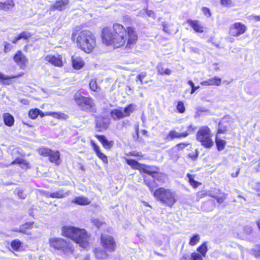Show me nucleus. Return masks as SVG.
<instances>
[{
  "label": "nucleus",
  "mask_w": 260,
  "mask_h": 260,
  "mask_svg": "<svg viewBox=\"0 0 260 260\" xmlns=\"http://www.w3.org/2000/svg\"><path fill=\"white\" fill-rule=\"evenodd\" d=\"M95 137L101 142L106 149L110 148L112 146V142H109L104 136L96 135Z\"/></svg>",
  "instance_id": "4be33fe9"
},
{
  "label": "nucleus",
  "mask_w": 260,
  "mask_h": 260,
  "mask_svg": "<svg viewBox=\"0 0 260 260\" xmlns=\"http://www.w3.org/2000/svg\"><path fill=\"white\" fill-rule=\"evenodd\" d=\"M95 254L98 258H104L107 257V253L102 250L96 249L95 251Z\"/></svg>",
  "instance_id": "58836bf2"
},
{
  "label": "nucleus",
  "mask_w": 260,
  "mask_h": 260,
  "mask_svg": "<svg viewBox=\"0 0 260 260\" xmlns=\"http://www.w3.org/2000/svg\"><path fill=\"white\" fill-rule=\"evenodd\" d=\"M49 160L52 162L57 163V160L59 158L60 153L58 151H53L51 150V153L49 155Z\"/></svg>",
  "instance_id": "7c9ffc66"
},
{
  "label": "nucleus",
  "mask_w": 260,
  "mask_h": 260,
  "mask_svg": "<svg viewBox=\"0 0 260 260\" xmlns=\"http://www.w3.org/2000/svg\"><path fill=\"white\" fill-rule=\"evenodd\" d=\"M11 247L15 250H18L21 245V242L18 240H15L11 242Z\"/></svg>",
  "instance_id": "ea45409f"
},
{
  "label": "nucleus",
  "mask_w": 260,
  "mask_h": 260,
  "mask_svg": "<svg viewBox=\"0 0 260 260\" xmlns=\"http://www.w3.org/2000/svg\"><path fill=\"white\" fill-rule=\"evenodd\" d=\"M23 159H22V158H16L15 160L13 161L10 164H0V165L2 166L1 167L2 168H4V167H8L10 165H15V164L21 165V164L23 163Z\"/></svg>",
  "instance_id": "4c0bfd02"
},
{
  "label": "nucleus",
  "mask_w": 260,
  "mask_h": 260,
  "mask_svg": "<svg viewBox=\"0 0 260 260\" xmlns=\"http://www.w3.org/2000/svg\"><path fill=\"white\" fill-rule=\"evenodd\" d=\"M74 250V247L72 243L69 241L66 240L64 244H62L59 251H61L62 255L69 257L73 255Z\"/></svg>",
  "instance_id": "9b49d317"
},
{
  "label": "nucleus",
  "mask_w": 260,
  "mask_h": 260,
  "mask_svg": "<svg viewBox=\"0 0 260 260\" xmlns=\"http://www.w3.org/2000/svg\"><path fill=\"white\" fill-rule=\"evenodd\" d=\"M14 60L21 69H24L28 61L25 56L20 51H18L14 55Z\"/></svg>",
  "instance_id": "f8f14e48"
},
{
  "label": "nucleus",
  "mask_w": 260,
  "mask_h": 260,
  "mask_svg": "<svg viewBox=\"0 0 260 260\" xmlns=\"http://www.w3.org/2000/svg\"><path fill=\"white\" fill-rule=\"evenodd\" d=\"M75 101L80 108L84 111L93 112L95 110V104L91 98L85 97L80 94H76Z\"/></svg>",
  "instance_id": "423d86ee"
},
{
  "label": "nucleus",
  "mask_w": 260,
  "mask_h": 260,
  "mask_svg": "<svg viewBox=\"0 0 260 260\" xmlns=\"http://www.w3.org/2000/svg\"><path fill=\"white\" fill-rule=\"evenodd\" d=\"M136 109V106L134 104H129L127 107H125L123 111L124 117L129 116Z\"/></svg>",
  "instance_id": "c85d7f7f"
},
{
  "label": "nucleus",
  "mask_w": 260,
  "mask_h": 260,
  "mask_svg": "<svg viewBox=\"0 0 260 260\" xmlns=\"http://www.w3.org/2000/svg\"><path fill=\"white\" fill-rule=\"evenodd\" d=\"M189 144L188 143H182L178 144L176 145L175 147L172 148L169 151V153L171 152H176L179 150L183 149L184 148L188 146Z\"/></svg>",
  "instance_id": "473e14b6"
},
{
  "label": "nucleus",
  "mask_w": 260,
  "mask_h": 260,
  "mask_svg": "<svg viewBox=\"0 0 260 260\" xmlns=\"http://www.w3.org/2000/svg\"><path fill=\"white\" fill-rule=\"evenodd\" d=\"M199 88V86H195L194 85L191 88V93H193Z\"/></svg>",
  "instance_id": "69168bd1"
},
{
  "label": "nucleus",
  "mask_w": 260,
  "mask_h": 260,
  "mask_svg": "<svg viewBox=\"0 0 260 260\" xmlns=\"http://www.w3.org/2000/svg\"><path fill=\"white\" fill-rule=\"evenodd\" d=\"M243 230L246 234H249L252 232V228L251 226L247 225L243 228Z\"/></svg>",
  "instance_id": "8fccbe9b"
},
{
  "label": "nucleus",
  "mask_w": 260,
  "mask_h": 260,
  "mask_svg": "<svg viewBox=\"0 0 260 260\" xmlns=\"http://www.w3.org/2000/svg\"><path fill=\"white\" fill-rule=\"evenodd\" d=\"M19 76H9L0 72V83H2L4 84H10L11 83V82L10 81L11 79L17 77Z\"/></svg>",
  "instance_id": "cd10ccee"
},
{
  "label": "nucleus",
  "mask_w": 260,
  "mask_h": 260,
  "mask_svg": "<svg viewBox=\"0 0 260 260\" xmlns=\"http://www.w3.org/2000/svg\"><path fill=\"white\" fill-rule=\"evenodd\" d=\"M202 12L205 15L207 16L208 17H210L211 16L210 10L206 7H203L202 8Z\"/></svg>",
  "instance_id": "603ef678"
},
{
  "label": "nucleus",
  "mask_w": 260,
  "mask_h": 260,
  "mask_svg": "<svg viewBox=\"0 0 260 260\" xmlns=\"http://www.w3.org/2000/svg\"><path fill=\"white\" fill-rule=\"evenodd\" d=\"M130 154L132 156H138V157H142V153L139 152L134 151V152H131Z\"/></svg>",
  "instance_id": "13d9d810"
},
{
  "label": "nucleus",
  "mask_w": 260,
  "mask_h": 260,
  "mask_svg": "<svg viewBox=\"0 0 260 260\" xmlns=\"http://www.w3.org/2000/svg\"><path fill=\"white\" fill-rule=\"evenodd\" d=\"M61 235L72 239L83 248H87L89 246V236L84 229L64 226L61 229Z\"/></svg>",
  "instance_id": "7ed1b4c3"
},
{
  "label": "nucleus",
  "mask_w": 260,
  "mask_h": 260,
  "mask_svg": "<svg viewBox=\"0 0 260 260\" xmlns=\"http://www.w3.org/2000/svg\"><path fill=\"white\" fill-rule=\"evenodd\" d=\"M221 4L224 6H227L231 4V0H221Z\"/></svg>",
  "instance_id": "bf43d9fd"
},
{
  "label": "nucleus",
  "mask_w": 260,
  "mask_h": 260,
  "mask_svg": "<svg viewBox=\"0 0 260 260\" xmlns=\"http://www.w3.org/2000/svg\"><path fill=\"white\" fill-rule=\"evenodd\" d=\"M126 163L133 168L135 169H138L141 172H143L151 175L153 178L156 177V176L157 174V172L152 170L150 167L140 164L134 159H126Z\"/></svg>",
  "instance_id": "0eeeda50"
},
{
  "label": "nucleus",
  "mask_w": 260,
  "mask_h": 260,
  "mask_svg": "<svg viewBox=\"0 0 260 260\" xmlns=\"http://www.w3.org/2000/svg\"><path fill=\"white\" fill-rule=\"evenodd\" d=\"M21 168L22 169H28L30 168L29 163L23 159V163L21 164Z\"/></svg>",
  "instance_id": "864d4df0"
},
{
  "label": "nucleus",
  "mask_w": 260,
  "mask_h": 260,
  "mask_svg": "<svg viewBox=\"0 0 260 260\" xmlns=\"http://www.w3.org/2000/svg\"><path fill=\"white\" fill-rule=\"evenodd\" d=\"M94 224L96 225L97 227L99 228L103 224V222L100 221L98 219H94L92 220Z\"/></svg>",
  "instance_id": "5fc2aeb1"
},
{
  "label": "nucleus",
  "mask_w": 260,
  "mask_h": 260,
  "mask_svg": "<svg viewBox=\"0 0 260 260\" xmlns=\"http://www.w3.org/2000/svg\"><path fill=\"white\" fill-rule=\"evenodd\" d=\"M138 37L135 29L128 27L126 29L121 24L113 25V30L104 28L102 31L103 43L107 45H113L119 48L125 44L126 47L131 48L137 41Z\"/></svg>",
  "instance_id": "f257e3e1"
},
{
  "label": "nucleus",
  "mask_w": 260,
  "mask_h": 260,
  "mask_svg": "<svg viewBox=\"0 0 260 260\" xmlns=\"http://www.w3.org/2000/svg\"><path fill=\"white\" fill-rule=\"evenodd\" d=\"M3 118L5 124L8 126H11L14 124V118L12 115L9 113H5L3 115Z\"/></svg>",
  "instance_id": "393cba45"
},
{
  "label": "nucleus",
  "mask_w": 260,
  "mask_h": 260,
  "mask_svg": "<svg viewBox=\"0 0 260 260\" xmlns=\"http://www.w3.org/2000/svg\"><path fill=\"white\" fill-rule=\"evenodd\" d=\"M221 78L217 77H214L202 82L201 84L203 86L215 85L218 86L221 84Z\"/></svg>",
  "instance_id": "f3484780"
},
{
  "label": "nucleus",
  "mask_w": 260,
  "mask_h": 260,
  "mask_svg": "<svg viewBox=\"0 0 260 260\" xmlns=\"http://www.w3.org/2000/svg\"><path fill=\"white\" fill-rule=\"evenodd\" d=\"M170 138L173 140L175 138H178L181 137H186L188 135V133H179L175 131H171L169 133Z\"/></svg>",
  "instance_id": "2f4dec72"
},
{
  "label": "nucleus",
  "mask_w": 260,
  "mask_h": 260,
  "mask_svg": "<svg viewBox=\"0 0 260 260\" xmlns=\"http://www.w3.org/2000/svg\"><path fill=\"white\" fill-rule=\"evenodd\" d=\"M11 45L10 44H9L8 43H5L4 51L5 52H8L11 50Z\"/></svg>",
  "instance_id": "6e6d98bb"
},
{
  "label": "nucleus",
  "mask_w": 260,
  "mask_h": 260,
  "mask_svg": "<svg viewBox=\"0 0 260 260\" xmlns=\"http://www.w3.org/2000/svg\"><path fill=\"white\" fill-rule=\"evenodd\" d=\"M69 3L68 0H56L55 3L50 6V11H52L55 10L62 11L66 9Z\"/></svg>",
  "instance_id": "4468645a"
},
{
  "label": "nucleus",
  "mask_w": 260,
  "mask_h": 260,
  "mask_svg": "<svg viewBox=\"0 0 260 260\" xmlns=\"http://www.w3.org/2000/svg\"><path fill=\"white\" fill-rule=\"evenodd\" d=\"M208 194L210 196V197H212L213 198H216V200H217V202L218 203H222L223 202V201H224V200L226 198V196H225L224 197H219V198H217L216 196L211 194V193H208Z\"/></svg>",
  "instance_id": "49530a36"
},
{
  "label": "nucleus",
  "mask_w": 260,
  "mask_h": 260,
  "mask_svg": "<svg viewBox=\"0 0 260 260\" xmlns=\"http://www.w3.org/2000/svg\"><path fill=\"white\" fill-rule=\"evenodd\" d=\"M198 151L196 150L194 154L190 153L188 155V156L190 157L192 160H194L198 157Z\"/></svg>",
  "instance_id": "4d7b16f0"
},
{
  "label": "nucleus",
  "mask_w": 260,
  "mask_h": 260,
  "mask_svg": "<svg viewBox=\"0 0 260 260\" xmlns=\"http://www.w3.org/2000/svg\"><path fill=\"white\" fill-rule=\"evenodd\" d=\"M187 23L192 27L195 31L200 33L204 32V27L199 21L188 20Z\"/></svg>",
  "instance_id": "a211bd4d"
},
{
  "label": "nucleus",
  "mask_w": 260,
  "mask_h": 260,
  "mask_svg": "<svg viewBox=\"0 0 260 260\" xmlns=\"http://www.w3.org/2000/svg\"><path fill=\"white\" fill-rule=\"evenodd\" d=\"M45 115L51 116L53 118L59 119H67L68 118L67 115L61 112H47L45 113Z\"/></svg>",
  "instance_id": "b1692460"
},
{
  "label": "nucleus",
  "mask_w": 260,
  "mask_h": 260,
  "mask_svg": "<svg viewBox=\"0 0 260 260\" xmlns=\"http://www.w3.org/2000/svg\"><path fill=\"white\" fill-rule=\"evenodd\" d=\"M198 196L200 198H203V197H204L206 196V193H204V192H201L198 193Z\"/></svg>",
  "instance_id": "774afa93"
},
{
  "label": "nucleus",
  "mask_w": 260,
  "mask_h": 260,
  "mask_svg": "<svg viewBox=\"0 0 260 260\" xmlns=\"http://www.w3.org/2000/svg\"><path fill=\"white\" fill-rule=\"evenodd\" d=\"M41 111L38 109H35L34 110H31L29 112V116L31 119H35L37 117V116L41 114Z\"/></svg>",
  "instance_id": "e433bc0d"
},
{
  "label": "nucleus",
  "mask_w": 260,
  "mask_h": 260,
  "mask_svg": "<svg viewBox=\"0 0 260 260\" xmlns=\"http://www.w3.org/2000/svg\"><path fill=\"white\" fill-rule=\"evenodd\" d=\"M146 13L150 17H152L153 18L155 17L154 13L153 11H148V10H147V12H146Z\"/></svg>",
  "instance_id": "680f3d73"
},
{
  "label": "nucleus",
  "mask_w": 260,
  "mask_h": 260,
  "mask_svg": "<svg viewBox=\"0 0 260 260\" xmlns=\"http://www.w3.org/2000/svg\"><path fill=\"white\" fill-rule=\"evenodd\" d=\"M200 240V236L199 234L193 235L190 238L189 244L191 246L196 245Z\"/></svg>",
  "instance_id": "f704fd0d"
},
{
  "label": "nucleus",
  "mask_w": 260,
  "mask_h": 260,
  "mask_svg": "<svg viewBox=\"0 0 260 260\" xmlns=\"http://www.w3.org/2000/svg\"><path fill=\"white\" fill-rule=\"evenodd\" d=\"M197 251H198V253H200L202 256L205 257L206 256L208 251L207 243L204 242L203 243L197 248Z\"/></svg>",
  "instance_id": "c756f323"
},
{
  "label": "nucleus",
  "mask_w": 260,
  "mask_h": 260,
  "mask_svg": "<svg viewBox=\"0 0 260 260\" xmlns=\"http://www.w3.org/2000/svg\"><path fill=\"white\" fill-rule=\"evenodd\" d=\"M45 197H47V198H50V195L51 194V193L49 192H48V191H45L44 192V194H43Z\"/></svg>",
  "instance_id": "338daca9"
},
{
  "label": "nucleus",
  "mask_w": 260,
  "mask_h": 260,
  "mask_svg": "<svg viewBox=\"0 0 260 260\" xmlns=\"http://www.w3.org/2000/svg\"><path fill=\"white\" fill-rule=\"evenodd\" d=\"M51 149L43 147L41 148L38 150L39 153L43 156H49V155L51 153Z\"/></svg>",
  "instance_id": "c9c22d12"
},
{
  "label": "nucleus",
  "mask_w": 260,
  "mask_h": 260,
  "mask_svg": "<svg viewBox=\"0 0 260 260\" xmlns=\"http://www.w3.org/2000/svg\"><path fill=\"white\" fill-rule=\"evenodd\" d=\"M146 76V73H145V72L141 73V74H139L137 76L136 81H138V80H139L141 82V84H142V79L143 78H144Z\"/></svg>",
  "instance_id": "09e8293b"
},
{
  "label": "nucleus",
  "mask_w": 260,
  "mask_h": 260,
  "mask_svg": "<svg viewBox=\"0 0 260 260\" xmlns=\"http://www.w3.org/2000/svg\"><path fill=\"white\" fill-rule=\"evenodd\" d=\"M212 137L211 131L207 126L201 127L197 134V140L203 146L207 148H210L214 145Z\"/></svg>",
  "instance_id": "39448f33"
},
{
  "label": "nucleus",
  "mask_w": 260,
  "mask_h": 260,
  "mask_svg": "<svg viewBox=\"0 0 260 260\" xmlns=\"http://www.w3.org/2000/svg\"><path fill=\"white\" fill-rule=\"evenodd\" d=\"M153 196L157 199L169 207H172L177 201L176 194L171 189L160 187L153 193Z\"/></svg>",
  "instance_id": "20e7f679"
},
{
  "label": "nucleus",
  "mask_w": 260,
  "mask_h": 260,
  "mask_svg": "<svg viewBox=\"0 0 260 260\" xmlns=\"http://www.w3.org/2000/svg\"><path fill=\"white\" fill-rule=\"evenodd\" d=\"M72 202L80 205H86L90 204V201L85 197H76Z\"/></svg>",
  "instance_id": "5701e85b"
},
{
  "label": "nucleus",
  "mask_w": 260,
  "mask_h": 260,
  "mask_svg": "<svg viewBox=\"0 0 260 260\" xmlns=\"http://www.w3.org/2000/svg\"><path fill=\"white\" fill-rule=\"evenodd\" d=\"M71 61L73 68L76 70L82 69L85 65L83 59L80 56L77 55L72 56Z\"/></svg>",
  "instance_id": "2eb2a0df"
},
{
  "label": "nucleus",
  "mask_w": 260,
  "mask_h": 260,
  "mask_svg": "<svg viewBox=\"0 0 260 260\" xmlns=\"http://www.w3.org/2000/svg\"><path fill=\"white\" fill-rule=\"evenodd\" d=\"M89 87L91 90L94 91H98L99 87L98 86L96 81L94 80H92L89 83Z\"/></svg>",
  "instance_id": "79ce46f5"
},
{
  "label": "nucleus",
  "mask_w": 260,
  "mask_h": 260,
  "mask_svg": "<svg viewBox=\"0 0 260 260\" xmlns=\"http://www.w3.org/2000/svg\"><path fill=\"white\" fill-rule=\"evenodd\" d=\"M14 6V3L13 0H8L4 3H0V9L7 11Z\"/></svg>",
  "instance_id": "a878e982"
},
{
  "label": "nucleus",
  "mask_w": 260,
  "mask_h": 260,
  "mask_svg": "<svg viewBox=\"0 0 260 260\" xmlns=\"http://www.w3.org/2000/svg\"><path fill=\"white\" fill-rule=\"evenodd\" d=\"M16 193L19 197L20 198L25 199L26 198V194L23 193V190H20V189H17L15 190Z\"/></svg>",
  "instance_id": "de8ad7c7"
},
{
  "label": "nucleus",
  "mask_w": 260,
  "mask_h": 260,
  "mask_svg": "<svg viewBox=\"0 0 260 260\" xmlns=\"http://www.w3.org/2000/svg\"><path fill=\"white\" fill-rule=\"evenodd\" d=\"M203 257L200 253L194 252L191 254L190 260H203Z\"/></svg>",
  "instance_id": "a19ab883"
},
{
  "label": "nucleus",
  "mask_w": 260,
  "mask_h": 260,
  "mask_svg": "<svg viewBox=\"0 0 260 260\" xmlns=\"http://www.w3.org/2000/svg\"><path fill=\"white\" fill-rule=\"evenodd\" d=\"M248 19L251 20H253L255 22L259 21H260V15L256 16L254 15H251L248 17Z\"/></svg>",
  "instance_id": "3c124183"
},
{
  "label": "nucleus",
  "mask_w": 260,
  "mask_h": 260,
  "mask_svg": "<svg viewBox=\"0 0 260 260\" xmlns=\"http://www.w3.org/2000/svg\"><path fill=\"white\" fill-rule=\"evenodd\" d=\"M246 30V27L244 24L236 22L231 26L230 34L233 37H238L244 34Z\"/></svg>",
  "instance_id": "9d476101"
},
{
  "label": "nucleus",
  "mask_w": 260,
  "mask_h": 260,
  "mask_svg": "<svg viewBox=\"0 0 260 260\" xmlns=\"http://www.w3.org/2000/svg\"><path fill=\"white\" fill-rule=\"evenodd\" d=\"M190 184L194 188H197L201 184L194 180V176L189 174H187Z\"/></svg>",
  "instance_id": "72a5a7b5"
},
{
  "label": "nucleus",
  "mask_w": 260,
  "mask_h": 260,
  "mask_svg": "<svg viewBox=\"0 0 260 260\" xmlns=\"http://www.w3.org/2000/svg\"><path fill=\"white\" fill-rule=\"evenodd\" d=\"M111 116L114 120H119L124 118L123 111L121 109H113L111 112Z\"/></svg>",
  "instance_id": "412c9836"
},
{
  "label": "nucleus",
  "mask_w": 260,
  "mask_h": 260,
  "mask_svg": "<svg viewBox=\"0 0 260 260\" xmlns=\"http://www.w3.org/2000/svg\"><path fill=\"white\" fill-rule=\"evenodd\" d=\"M72 38L79 49L87 53H90L96 45L95 36L88 30L73 33Z\"/></svg>",
  "instance_id": "f03ea898"
},
{
  "label": "nucleus",
  "mask_w": 260,
  "mask_h": 260,
  "mask_svg": "<svg viewBox=\"0 0 260 260\" xmlns=\"http://www.w3.org/2000/svg\"><path fill=\"white\" fill-rule=\"evenodd\" d=\"M44 59L55 67L61 68L63 66V58L61 55L58 54L47 55L44 57Z\"/></svg>",
  "instance_id": "6e6552de"
},
{
  "label": "nucleus",
  "mask_w": 260,
  "mask_h": 260,
  "mask_svg": "<svg viewBox=\"0 0 260 260\" xmlns=\"http://www.w3.org/2000/svg\"><path fill=\"white\" fill-rule=\"evenodd\" d=\"M165 142H168L171 140H172V138H170L169 134L164 138Z\"/></svg>",
  "instance_id": "0e129e2a"
},
{
  "label": "nucleus",
  "mask_w": 260,
  "mask_h": 260,
  "mask_svg": "<svg viewBox=\"0 0 260 260\" xmlns=\"http://www.w3.org/2000/svg\"><path fill=\"white\" fill-rule=\"evenodd\" d=\"M66 240L61 238H52L49 240V244L51 247L59 250L63 244H64Z\"/></svg>",
  "instance_id": "dca6fc26"
},
{
  "label": "nucleus",
  "mask_w": 260,
  "mask_h": 260,
  "mask_svg": "<svg viewBox=\"0 0 260 260\" xmlns=\"http://www.w3.org/2000/svg\"><path fill=\"white\" fill-rule=\"evenodd\" d=\"M145 182H146V184L149 187V188H150L151 191H152V188L154 187L153 185V183L154 182V180L152 182H150V183L147 182L146 180L145 181Z\"/></svg>",
  "instance_id": "052dcab7"
},
{
  "label": "nucleus",
  "mask_w": 260,
  "mask_h": 260,
  "mask_svg": "<svg viewBox=\"0 0 260 260\" xmlns=\"http://www.w3.org/2000/svg\"><path fill=\"white\" fill-rule=\"evenodd\" d=\"M91 144L97 156L102 159L104 162L107 164L108 162L107 157L101 151L99 147L93 141H91Z\"/></svg>",
  "instance_id": "6ab92c4d"
},
{
  "label": "nucleus",
  "mask_w": 260,
  "mask_h": 260,
  "mask_svg": "<svg viewBox=\"0 0 260 260\" xmlns=\"http://www.w3.org/2000/svg\"><path fill=\"white\" fill-rule=\"evenodd\" d=\"M70 193L69 190L64 191L63 189H59L55 192H52L51 194L50 195V197L52 198H63L68 197Z\"/></svg>",
  "instance_id": "aec40b11"
},
{
  "label": "nucleus",
  "mask_w": 260,
  "mask_h": 260,
  "mask_svg": "<svg viewBox=\"0 0 260 260\" xmlns=\"http://www.w3.org/2000/svg\"><path fill=\"white\" fill-rule=\"evenodd\" d=\"M193 128L192 127V125H189L188 128H187V130L186 132H185V133H188V135L191 133L193 132Z\"/></svg>",
  "instance_id": "e2e57ef3"
},
{
  "label": "nucleus",
  "mask_w": 260,
  "mask_h": 260,
  "mask_svg": "<svg viewBox=\"0 0 260 260\" xmlns=\"http://www.w3.org/2000/svg\"><path fill=\"white\" fill-rule=\"evenodd\" d=\"M18 36V39H20V40L22 39L26 40L30 38L31 36V35L30 32L23 31L22 33L20 34Z\"/></svg>",
  "instance_id": "37998d69"
},
{
  "label": "nucleus",
  "mask_w": 260,
  "mask_h": 260,
  "mask_svg": "<svg viewBox=\"0 0 260 260\" xmlns=\"http://www.w3.org/2000/svg\"><path fill=\"white\" fill-rule=\"evenodd\" d=\"M219 128L218 129L217 134L216 136L215 143H216V144L217 146V148L218 150L221 151L224 148L226 144V142L225 141L222 140L219 138V134L220 133H223V134L225 132V131H226V129H222L221 128V125L220 123L219 124Z\"/></svg>",
  "instance_id": "ddd939ff"
},
{
  "label": "nucleus",
  "mask_w": 260,
  "mask_h": 260,
  "mask_svg": "<svg viewBox=\"0 0 260 260\" xmlns=\"http://www.w3.org/2000/svg\"><path fill=\"white\" fill-rule=\"evenodd\" d=\"M101 242L103 246L109 251H113L115 249V243L113 238L109 235H102Z\"/></svg>",
  "instance_id": "1a4fd4ad"
},
{
  "label": "nucleus",
  "mask_w": 260,
  "mask_h": 260,
  "mask_svg": "<svg viewBox=\"0 0 260 260\" xmlns=\"http://www.w3.org/2000/svg\"><path fill=\"white\" fill-rule=\"evenodd\" d=\"M28 227V224L26 223L20 227L19 229H16L14 230L13 231L17 232H20L22 233H25V229H27Z\"/></svg>",
  "instance_id": "c03bdc74"
},
{
  "label": "nucleus",
  "mask_w": 260,
  "mask_h": 260,
  "mask_svg": "<svg viewBox=\"0 0 260 260\" xmlns=\"http://www.w3.org/2000/svg\"><path fill=\"white\" fill-rule=\"evenodd\" d=\"M157 71L160 75H169L171 73V71L169 69L164 68V66L162 63H159L156 67Z\"/></svg>",
  "instance_id": "bb28decb"
},
{
  "label": "nucleus",
  "mask_w": 260,
  "mask_h": 260,
  "mask_svg": "<svg viewBox=\"0 0 260 260\" xmlns=\"http://www.w3.org/2000/svg\"><path fill=\"white\" fill-rule=\"evenodd\" d=\"M177 109L180 113H183L185 111V107L183 103L181 102H179L177 106Z\"/></svg>",
  "instance_id": "a18cd8bd"
}]
</instances>
